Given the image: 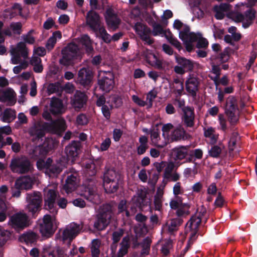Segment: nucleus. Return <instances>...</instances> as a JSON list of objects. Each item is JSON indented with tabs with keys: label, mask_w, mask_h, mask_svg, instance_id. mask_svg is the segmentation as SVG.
<instances>
[{
	"label": "nucleus",
	"mask_w": 257,
	"mask_h": 257,
	"mask_svg": "<svg viewBox=\"0 0 257 257\" xmlns=\"http://www.w3.org/2000/svg\"><path fill=\"white\" fill-rule=\"evenodd\" d=\"M54 147V141L52 139L47 138L42 145L36 146L33 150L31 155L33 159H38L36 166L39 170H45L46 171L49 165L53 163V160L51 158H48L46 161L44 158Z\"/></svg>",
	"instance_id": "f257e3e1"
},
{
	"label": "nucleus",
	"mask_w": 257,
	"mask_h": 257,
	"mask_svg": "<svg viewBox=\"0 0 257 257\" xmlns=\"http://www.w3.org/2000/svg\"><path fill=\"white\" fill-rule=\"evenodd\" d=\"M62 57L59 60V63L65 66H72L75 60L81 56V52L80 47L75 43L68 44L62 50Z\"/></svg>",
	"instance_id": "f03ea898"
},
{
	"label": "nucleus",
	"mask_w": 257,
	"mask_h": 257,
	"mask_svg": "<svg viewBox=\"0 0 257 257\" xmlns=\"http://www.w3.org/2000/svg\"><path fill=\"white\" fill-rule=\"evenodd\" d=\"M112 214V206L108 203L103 204L96 215L94 227L98 230L105 229L110 223Z\"/></svg>",
	"instance_id": "7ed1b4c3"
},
{
	"label": "nucleus",
	"mask_w": 257,
	"mask_h": 257,
	"mask_svg": "<svg viewBox=\"0 0 257 257\" xmlns=\"http://www.w3.org/2000/svg\"><path fill=\"white\" fill-rule=\"evenodd\" d=\"M9 167L13 173L18 174H27L31 172L33 169L30 160L25 156L13 158Z\"/></svg>",
	"instance_id": "20e7f679"
},
{
	"label": "nucleus",
	"mask_w": 257,
	"mask_h": 257,
	"mask_svg": "<svg viewBox=\"0 0 257 257\" xmlns=\"http://www.w3.org/2000/svg\"><path fill=\"white\" fill-rule=\"evenodd\" d=\"M238 110V100L236 97L229 96L226 99L224 111L231 126L235 125L239 121V116L237 114Z\"/></svg>",
	"instance_id": "39448f33"
},
{
	"label": "nucleus",
	"mask_w": 257,
	"mask_h": 257,
	"mask_svg": "<svg viewBox=\"0 0 257 257\" xmlns=\"http://www.w3.org/2000/svg\"><path fill=\"white\" fill-rule=\"evenodd\" d=\"M8 224L15 231L20 232L29 226L30 219L26 213L18 212L10 217Z\"/></svg>",
	"instance_id": "423d86ee"
},
{
	"label": "nucleus",
	"mask_w": 257,
	"mask_h": 257,
	"mask_svg": "<svg viewBox=\"0 0 257 257\" xmlns=\"http://www.w3.org/2000/svg\"><path fill=\"white\" fill-rule=\"evenodd\" d=\"M27 209L33 215L41 210L42 203V193L39 191H33L26 193Z\"/></svg>",
	"instance_id": "0eeeda50"
},
{
	"label": "nucleus",
	"mask_w": 257,
	"mask_h": 257,
	"mask_svg": "<svg viewBox=\"0 0 257 257\" xmlns=\"http://www.w3.org/2000/svg\"><path fill=\"white\" fill-rule=\"evenodd\" d=\"M175 61L178 65L174 66V71L177 74L182 75L186 72L192 71L194 69L195 62L192 60L176 54Z\"/></svg>",
	"instance_id": "6e6552de"
},
{
	"label": "nucleus",
	"mask_w": 257,
	"mask_h": 257,
	"mask_svg": "<svg viewBox=\"0 0 257 257\" xmlns=\"http://www.w3.org/2000/svg\"><path fill=\"white\" fill-rule=\"evenodd\" d=\"M82 228L80 224L72 222L63 231L62 236H60V238L64 242L68 240L71 242L79 234Z\"/></svg>",
	"instance_id": "1a4fd4ad"
},
{
	"label": "nucleus",
	"mask_w": 257,
	"mask_h": 257,
	"mask_svg": "<svg viewBox=\"0 0 257 257\" xmlns=\"http://www.w3.org/2000/svg\"><path fill=\"white\" fill-rule=\"evenodd\" d=\"M53 222L51 215L46 214L44 216L43 221L40 224V231L43 236L47 238L51 237L55 232Z\"/></svg>",
	"instance_id": "9d476101"
},
{
	"label": "nucleus",
	"mask_w": 257,
	"mask_h": 257,
	"mask_svg": "<svg viewBox=\"0 0 257 257\" xmlns=\"http://www.w3.org/2000/svg\"><path fill=\"white\" fill-rule=\"evenodd\" d=\"M92 72L89 69L82 68L78 72L77 81L84 88L88 89L92 85Z\"/></svg>",
	"instance_id": "9b49d317"
},
{
	"label": "nucleus",
	"mask_w": 257,
	"mask_h": 257,
	"mask_svg": "<svg viewBox=\"0 0 257 257\" xmlns=\"http://www.w3.org/2000/svg\"><path fill=\"white\" fill-rule=\"evenodd\" d=\"M200 79L193 74H189L185 82L186 90L193 97H196L199 89Z\"/></svg>",
	"instance_id": "f8f14e48"
},
{
	"label": "nucleus",
	"mask_w": 257,
	"mask_h": 257,
	"mask_svg": "<svg viewBox=\"0 0 257 257\" xmlns=\"http://www.w3.org/2000/svg\"><path fill=\"white\" fill-rule=\"evenodd\" d=\"M135 30L143 41L145 42L149 45L154 43V39L150 37L152 34V30L148 26L141 23H137L136 25Z\"/></svg>",
	"instance_id": "ddd939ff"
},
{
	"label": "nucleus",
	"mask_w": 257,
	"mask_h": 257,
	"mask_svg": "<svg viewBox=\"0 0 257 257\" xmlns=\"http://www.w3.org/2000/svg\"><path fill=\"white\" fill-rule=\"evenodd\" d=\"M114 78L112 72H105V75L98 80L99 88L105 92H109L114 87Z\"/></svg>",
	"instance_id": "4468645a"
},
{
	"label": "nucleus",
	"mask_w": 257,
	"mask_h": 257,
	"mask_svg": "<svg viewBox=\"0 0 257 257\" xmlns=\"http://www.w3.org/2000/svg\"><path fill=\"white\" fill-rule=\"evenodd\" d=\"M183 114L182 122L186 127H193L195 124V113L194 108L187 106L182 108Z\"/></svg>",
	"instance_id": "2eb2a0df"
},
{
	"label": "nucleus",
	"mask_w": 257,
	"mask_h": 257,
	"mask_svg": "<svg viewBox=\"0 0 257 257\" xmlns=\"http://www.w3.org/2000/svg\"><path fill=\"white\" fill-rule=\"evenodd\" d=\"M82 145L80 141H72L65 148V153L68 158L72 161L75 160L81 152Z\"/></svg>",
	"instance_id": "dca6fc26"
},
{
	"label": "nucleus",
	"mask_w": 257,
	"mask_h": 257,
	"mask_svg": "<svg viewBox=\"0 0 257 257\" xmlns=\"http://www.w3.org/2000/svg\"><path fill=\"white\" fill-rule=\"evenodd\" d=\"M85 174L87 177L86 181L88 186H93L96 183L95 175L96 169L95 164L93 161H89L85 163Z\"/></svg>",
	"instance_id": "f3484780"
},
{
	"label": "nucleus",
	"mask_w": 257,
	"mask_h": 257,
	"mask_svg": "<svg viewBox=\"0 0 257 257\" xmlns=\"http://www.w3.org/2000/svg\"><path fill=\"white\" fill-rule=\"evenodd\" d=\"M105 18L108 27L111 29H117L120 23V20L111 8L106 9Z\"/></svg>",
	"instance_id": "a211bd4d"
},
{
	"label": "nucleus",
	"mask_w": 257,
	"mask_h": 257,
	"mask_svg": "<svg viewBox=\"0 0 257 257\" xmlns=\"http://www.w3.org/2000/svg\"><path fill=\"white\" fill-rule=\"evenodd\" d=\"M66 249L60 246H55L52 250L45 248L41 253L42 257H66Z\"/></svg>",
	"instance_id": "6ab92c4d"
},
{
	"label": "nucleus",
	"mask_w": 257,
	"mask_h": 257,
	"mask_svg": "<svg viewBox=\"0 0 257 257\" xmlns=\"http://www.w3.org/2000/svg\"><path fill=\"white\" fill-rule=\"evenodd\" d=\"M16 93L11 88H9L4 90L0 89V101L7 102V105L13 106L16 102Z\"/></svg>",
	"instance_id": "aec40b11"
},
{
	"label": "nucleus",
	"mask_w": 257,
	"mask_h": 257,
	"mask_svg": "<svg viewBox=\"0 0 257 257\" xmlns=\"http://www.w3.org/2000/svg\"><path fill=\"white\" fill-rule=\"evenodd\" d=\"M86 24L92 31H97L100 24V17L97 13L93 10H90L87 13Z\"/></svg>",
	"instance_id": "412c9836"
},
{
	"label": "nucleus",
	"mask_w": 257,
	"mask_h": 257,
	"mask_svg": "<svg viewBox=\"0 0 257 257\" xmlns=\"http://www.w3.org/2000/svg\"><path fill=\"white\" fill-rule=\"evenodd\" d=\"M190 146H179L174 148L172 150V154L174 159L177 160H182L185 159L188 154V150L190 149Z\"/></svg>",
	"instance_id": "4be33fe9"
},
{
	"label": "nucleus",
	"mask_w": 257,
	"mask_h": 257,
	"mask_svg": "<svg viewBox=\"0 0 257 257\" xmlns=\"http://www.w3.org/2000/svg\"><path fill=\"white\" fill-rule=\"evenodd\" d=\"M87 96L80 91H76L72 99V105L75 108H81L87 101Z\"/></svg>",
	"instance_id": "5701e85b"
},
{
	"label": "nucleus",
	"mask_w": 257,
	"mask_h": 257,
	"mask_svg": "<svg viewBox=\"0 0 257 257\" xmlns=\"http://www.w3.org/2000/svg\"><path fill=\"white\" fill-rule=\"evenodd\" d=\"M39 238L38 233L33 231H28L20 235L19 240L21 242H24L27 244H35Z\"/></svg>",
	"instance_id": "b1692460"
},
{
	"label": "nucleus",
	"mask_w": 257,
	"mask_h": 257,
	"mask_svg": "<svg viewBox=\"0 0 257 257\" xmlns=\"http://www.w3.org/2000/svg\"><path fill=\"white\" fill-rule=\"evenodd\" d=\"M49 127L54 134L60 135L66 128L65 120L64 119H57L53 121L49 125Z\"/></svg>",
	"instance_id": "393cba45"
},
{
	"label": "nucleus",
	"mask_w": 257,
	"mask_h": 257,
	"mask_svg": "<svg viewBox=\"0 0 257 257\" xmlns=\"http://www.w3.org/2000/svg\"><path fill=\"white\" fill-rule=\"evenodd\" d=\"M77 186V178L74 174L68 175L63 186V189L67 193H71L74 191Z\"/></svg>",
	"instance_id": "a878e982"
},
{
	"label": "nucleus",
	"mask_w": 257,
	"mask_h": 257,
	"mask_svg": "<svg viewBox=\"0 0 257 257\" xmlns=\"http://www.w3.org/2000/svg\"><path fill=\"white\" fill-rule=\"evenodd\" d=\"M63 104L61 99L53 97L50 103V112L54 115L60 114L63 113Z\"/></svg>",
	"instance_id": "bb28decb"
},
{
	"label": "nucleus",
	"mask_w": 257,
	"mask_h": 257,
	"mask_svg": "<svg viewBox=\"0 0 257 257\" xmlns=\"http://www.w3.org/2000/svg\"><path fill=\"white\" fill-rule=\"evenodd\" d=\"M84 197L93 204H97L100 202L99 196L95 192L93 186H88L83 194Z\"/></svg>",
	"instance_id": "cd10ccee"
},
{
	"label": "nucleus",
	"mask_w": 257,
	"mask_h": 257,
	"mask_svg": "<svg viewBox=\"0 0 257 257\" xmlns=\"http://www.w3.org/2000/svg\"><path fill=\"white\" fill-rule=\"evenodd\" d=\"M121 181V175L114 169H108L103 174V181L104 182Z\"/></svg>",
	"instance_id": "c85d7f7f"
},
{
	"label": "nucleus",
	"mask_w": 257,
	"mask_h": 257,
	"mask_svg": "<svg viewBox=\"0 0 257 257\" xmlns=\"http://www.w3.org/2000/svg\"><path fill=\"white\" fill-rule=\"evenodd\" d=\"M15 183L16 186H19L23 190L30 189L33 186L32 179L28 176L19 178Z\"/></svg>",
	"instance_id": "c756f323"
},
{
	"label": "nucleus",
	"mask_w": 257,
	"mask_h": 257,
	"mask_svg": "<svg viewBox=\"0 0 257 257\" xmlns=\"http://www.w3.org/2000/svg\"><path fill=\"white\" fill-rule=\"evenodd\" d=\"M146 62L152 66L161 70L163 69L162 62L160 60L157 56L152 53L147 54L145 56Z\"/></svg>",
	"instance_id": "7c9ffc66"
},
{
	"label": "nucleus",
	"mask_w": 257,
	"mask_h": 257,
	"mask_svg": "<svg viewBox=\"0 0 257 257\" xmlns=\"http://www.w3.org/2000/svg\"><path fill=\"white\" fill-rule=\"evenodd\" d=\"M231 49L229 47L225 48L224 50L219 53L217 57V58L219 59L220 63L223 64L222 65V68L223 70H226L229 68V65L227 64H225L227 62L230 58V53Z\"/></svg>",
	"instance_id": "2f4dec72"
},
{
	"label": "nucleus",
	"mask_w": 257,
	"mask_h": 257,
	"mask_svg": "<svg viewBox=\"0 0 257 257\" xmlns=\"http://www.w3.org/2000/svg\"><path fill=\"white\" fill-rule=\"evenodd\" d=\"M171 139L175 141L185 140L188 139V135L182 127L179 126L173 131L171 135Z\"/></svg>",
	"instance_id": "473e14b6"
},
{
	"label": "nucleus",
	"mask_w": 257,
	"mask_h": 257,
	"mask_svg": "<svg viewBox=\"0 0 257 257\" xmlns=\"http://www.w3.org/2000/svg\"><path fill=\"white\" fill-rule=\"evenodd\" d=\"M121 181H111L103 182V187L105 191L107 194L114 193L118 190Z\"/></svg>",
	"instance_id": "72a5a7b5"
},
{
	"label": "nucleus",
	"mask_w": 257,
	"mask_h": 257,
	"mask_svg": "<svg viewBox=\"0 0 257 257\" xmlns=\"http://www.w3.org/2000/svg\"><path fill=\"white\" fill-rule=\"evenodd\" d=\"M80 42L87 53L91 54L94 51L92 42L88 35H82L80 38Z\"/></svg>",
	"instance_id": "f704fd0d"
},
{
	"label": "nucleus",
	"mask_w": 257,
	"mask_h": 257,
	"mask_svg": "<svg viewBox=\"0 0 257 257\" xmlns=\"http://www.w3.org/2000/svg\"><path fill=\"white\" fill-rule=\"evenodd\" d=\"M62 171V168L58 164L51 163L48 168V169L45 171L46 174L50 177L57 176Z\"/></svg>",
	"instance_id": "c9c22d12"
},
{
	"label": "nucleus",
	"mask_w": 257,
	"mask_h": 257,
	"mask_svg": "<svg viewBox=\"0 0 257 257\" xmlns=\"http://www.w3.org/2000/svg\"><path fill=\"white\" fill-rule=\"evenodd\" d=\"M148 23L153 27L152 34L154 36L158 35L162 36V34L164 33V30L162 26L160 24L157 23L152 18L151 19L150 22H148Z\"/></svg>",
	"instance_id": "e433bc0d"
},
{
	"label": "nucleus",
	"mask_w": 257,
	"mask_h": 257,
	"mask_svg": "<svg viewBox=\"0 0 257 257\" xmlns=\"http://www.w3.org/2000/svg\"><path fill=\"white\" fill-rule=\"evenodd\" d=\"M12 50L15 52L18 53V54L21 55L24 59L28 58V51L24 42H20L18 43L16 48L13 49Z\"/></svg>",
	"instance_id": "4c0bfd02"
},
{
	"label": "nucleus",
	"mask_w": 257,
	"mask_h": 257,
	"mask_svg": "<svg viewBox=\"0 0 257 257\" xmlns=\"http://www.w3.org/2000/svg\"><path fill=\"white\" fill-rule=\"evenodd\" d=\"M202 219L196 215L192 216L187 223L191 230H197Z\"/></svg>",
	"instance_id": "58836bf2"
},
{
	"label": "nucleus",
	"mask_w": 257,
	"mask_h": 257,
	"mask_svg": "<svg viewBox=\"0 0 257 257\" xmlns=\"http://www.w3.org/2000/svg\"><path fill=\"white\" fill-rule=\"evenodd\" d=\"M151 243L152 240L149 236L144 239L141 244L142 247L141 253L142 255H146L149 254Z\"/></svg>",
	"instance_id": "ea45409f"
},
{
	"label": "nucleus",
	"mask_w": 257,
	"mask_h": 257,
	"mask_svg": "<svg viewBox=\"0 0 257 257\" xmlns=\"http://www.w3.org/2000/svg\"><path fill=\"white\" fill-rule=\"evenodd\" d=\"M16 118V111L11 108H7L4 112L3 119L5 122H10Z\"/></svg>",
	"instance_id": "a19ab883"
},
{
	"label": "nucleus",
	"mask_w": 257,
	"mask_h": 257,
	"mask_svg": "<svg viewBox=\"0 0 257 257\" xmlns=\"http://www.w3.org/2000/svg\"><path fill=\"white\" fill-rule=\"evenodd\" d=\"M146 194L144 193H140V194H139L138 196L135 200V203L136 204V206L140 208H142L144 206H145L146 205Z\"/></svg>",
	"instance_id": "79ce46f5"
},
{
	"label": "nucleus",
	"mask_w": 257,
	"mask_h": 257,
	"mask_svg": "<svg viewBox=\"0 0 257 257\" xmlns=\"http://www.w3.org/2000/svg\"><path fill=\"white\" fill-rule=\"evenodd\" d=\"M189 208L190 206L187 204L184 203L183 205L182 204L181 206L177 209L176 211L177 216L179 218L184 215H188L190 213L189 211Z\"/></svg>",
	"instance_id": "37998d69"
},
{
	"label": "nucleus",
	"mask_w": 257,
	"mask_h": 257,
	"mask_svg": "<svg viewBox=\"0 0 257 257\" xmlns=\"http://www.w3.org/2000/svg\"><path fill=\"white\" fill-rule=\"evenodd\" d=\"M183 223V220L180 218H173L171 220L170 224L169 226V231L173 232L177 229L176 228L180 226Z\"/></svg>",
	"instance_id": "c03bdc74"
},
{
	"label": "nucleus",
	"mask_w": 257,
	"mask_h": 257,
	"mask_svg": "<svg viewBox=\"0 0 257 257\" xmlns=\"http://www.w3.org/2000/svg\"><path fill=\"white\" fill-rule=\"evenodd\" d=\"M238 139V133L233 132L231 134L229 141L228 142V148L230 151H233L236 145V142Z\"/></svg>",
	"instance_id": "a18cd8bd"
},
{
	"label": "nucleus",
	"mask_w": 257,
	"mask_h": 257,
	"mask_svg": "<svg viewBox=\"0 0 257 257\" xmlns=\"http://www.w3.org/2000/svg\"><path fill=\"white\" fill-rule=\"evenodd\" d=\"M124 233V230L122 228H119L118 230L114 231L112 234L113 244H116L118 243L121 237L123 236Z\"/></svg>",
	"instance_id": "49530a36"
},
{
	"label": "nucleus",
	"mask_w": 257,
	"mask_h": 257,
	"mask_svg": "<svg viewBox=\"0 0 257 257\" xmlns=\"http://www.w3.org/2000/svg\"><path fill=\"white\" fill-rule=\"evenodd\" d=\"M201 36V34L198 33L196 34L194 32H191L188 35H187L186 37H184L185 38H183L182 41H186L189 43H193L197 42L199 37Z\"/></svg>",
	"instance_id": "de8ad7c7"
},
{
	"label": "nucleus",
	"mask_w": 257,
	"mask_h": 257,
	"mask_svg": "<svg viewBox=\"0 0 257 257\" xmlns=\"http://www.w3.org/2000/svg\"><path fill=\"white\" fill-rule=\"evenodd\" d=\"M10 238V232L0 228V246L4 245Z\"/></svg>",
	"instance_id": "09e8293b"
},
{
	"label": "nucleus",
	"mask_w": 257,
	"mask_h": 257,
	"mask_svg": "<svg viewBox=\"0 0 257 257\" xmlns=\"http://www.w3.org/2000/svg\"><path fill=\"white\" fill-rule=\"evenodd\" d=\"M55 202L45 200V208L48 210L53 215L57 213V209L55 206Z\"/></svg>",
	"instance_id": "8fccbe9b"
},
{
	"label": "nucleus",
	"mask_w": 257,
	"mask_h": 257,
	"mask_svg": "<svg viewBox=\"0 0 257 257\" xmlns=\"http://www.w3.org/2000/svg\"><path fill=\"white\" fill-rule=\"evenodd\" d=\"M162 194H159L158 192L157 193L156 195L154 197V205L156 210L160 211L162 209Z\"/></svg>",
	"instance_id": "3c124183"
},
{
	"label": "nucleus",
	"mask_w": 257,
	"mask_h": 257,
	"mask_svg": "<svg viewBox=\"0 0 257 257\" xmlns=\"http://www.w3.org/2000/svg\"><path fill=\"white\" fill-rule=\"evenodd\" d=\"M221 153V149L217 145L212 146L211 149L209 151V154L210 156L215 158L219 157Z\"/></svg>",
	"instance_id": "603ef678"
},
{
	"label": "nucleus",
	"mask_w": 257,
	"mask_h": 257,
	"mask_svg": "<svg viewBox=\"0 0 257 257\" xmlns=\"http://www.w3.org/2000/svg\"><path fill=\"white\" fill-rule=\"evenodd\" d=\"M173 82L175 84H178V86H176V93L179 95H182V91L184 90V84H183V80L181 81L180 79L176 77V78H174L173 79Z\"/></svg>",
	"instance_id": "864d4df0"
},
{
	"label": "nucleus",
	"mask_w": 257,
	"mask_h": 257,
	"mask_svg": "<svg viewBox=\"0 0 257 257\" xmlns=\"http://www.w3.org/2000/svg\"><path fill=\"white\" fill-rule=\"evenodd\" d=\"M10 26L14 33L18 35L21 33L22 24L21 22H12Z\"/></svg>",
	"instance_id": "5fc2aeb1"
},
{
	"label": "nucleus",
	"mask_w": 257,
	"mask_h": 257,
	"mask_svg": "<svg viewBox=\"0 0 257 257\" xmlns=\"http://www.w3.org/2000/svg\"><path fill=\"white\" fill-rule=\"evenodd\" d=\"M76 121L79 125H85L88 123V120L86 115L83 113L78 115Z\"/></svg>",
	"instance_id": "6e6d98bb"
},
{
	"label": "nucleus",
	"mask_w": 257,
	"mask_h": 257,
	"mask_svg": "<svg viewBox=\"0 0 257 257\" xmlns=\"http://www.w3.org/2000/svg\"><path fill=\"white\" fill-rule=\"evenodd\" d=\"M135 219L137 221L142 223L143 224V227L146 229H147V226L145 223V222L148 219L147 216L144 215L142 213H138L135 216Z\"/></svg>",
	"instance_id": "4d7b16f0"
},
{
	"label": "nucleus",
	"mask_w": 257,
	"mask_h": 257,
	"mask_svg": "<svg viewBox=\"0 0 257 257\" xmlns=\"http://www.w3.org/2000/svg\"><path fill=\"white\" fill-rule=\"evenodd\" d=\"M196 47L197 48H206L208 46V42L206 39L202 38V36L199 37L197 41Z\"/></svg>",
	"instance_id": "13d9d810"
},
{
	"label": "nucleus",
	"mask_w": 257,
	"mask_h": 257,
	"mask_svg": "<svg viewBox=\"0 0 257 257\" xmlns=\"http://www.w3.org/2000/svg\"><path fill=\"white\" fill-rule=\"evenodd\" d=\"M34 32L33 30H30L27 35L23 36L24 43L29 44H33L35 42V39L34 37L31 36V34Z\"/></svg>",
	"instance_id": "bf43d9fd"
},
{
	"label": "nucleus",
	"mask_w": 257,
	"mask_h": 257,
	"mask_svg": "<svg viewBox=\"0 0 257 257\" xmlns=\"http://www.w3.org/2000/svg\"><path fill=\"white\" fill-rule=\"evenodd\" d=\"M23 189L19 186H16L15 183L14 186L11 188V194L13 197L19 198L21 195V191Z\"/></svg>",
	"instance_id": "052dcab7"
},
{
	"label": "nucleus",
	"mask_w": 257,
	"mask_h": 257,
	"mask_svg": "<svg viewBox=\"0 0 257 257\" xmlns=\"http://www.w3.org/2000/svg\"><path fill=\"white\" fill-rule=\"evenodd\" d=\"M256 11L255 10L249 8L244 13V17H245L248 20L252 21L255 17Z\"/></svg>",
	"instance_id": "680f3d73"
},
{
	"label": "nucleus",
	"mask_w": 257,
	"mask_h": 257,
	"mask_svg": "<svg viewBox=\"0 0 257 257\" xmlns=\"http://www.w3.org/2000/svg\"><path fill=\"white\" fill-rule=\"evenodd\" d=\"M11 55H12V57L11 58V63L13 64H17L21 62V55L18 54L17 52H15L13 50L11 51Z\"/></svg>",
	"instance_id": "e2e57ef3"
},
{
	"label": "nucleus",
	"mask_w": 257,
	"mask_h": 257,
	"mask_svg": "<svg viewBox=\"0 0 257 257\" xmlns=\"http://www.w3.org/2000/svg\"><path fill=\"white\" fill-rule=\"evenodd\" d=\"M231 18L235 22H241L244 20V16L240 13H233L231 14Z\"/></svg>",
	"instance_id": "0e129e2a"
},
{
	"label": "nucleus",
	"mask_w": 257,
	"mask_h": 257,
	"mask_svg": "<svg viewBox=\"0 0 257 257\" xmlns=\"http://www.w3.org/2000/svg\"><path fill=\"white\" fill-rule=\"evenodd\" d=\"M60 88V84L58 83H51L48 85V91L50 93H54L58 92Z\"/></svg>",
	"instance_id": "69168bd1"
},
{
	"label": "nucleus",
	"mask_w": 257,
	"mask_h": 257,
	"mask_svg": "<svg viewBox=\"0 0 257 257\" xmlns=\"http://www.w3.org/2000/svg\"><path fill=\"white\" fill-rule=\"evenodd\" d=\"M218 120L221 126V129L224 132H225L227 129L226 125V120L223 114H220L218 115Z\"/></svg>",
	"instance_id": "338daca9"
},
{
	"label": "nucleus",
	"mask_w": 257,
	"mask_h": 257,
	"mask_svg": "<svg viewBox=\"0 0 257 257\" xmlns=\"http://www.w3.org/2000/svg\"><path fill=\"white\" fill-rule=\"evenodd\" d=\"M101 111L103 115L106 120L109 121L110 118L111 112L107 105H103L101 108Z\"/></svg>",
	"instance_id": "774afa93"
}]
</instances>
